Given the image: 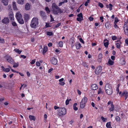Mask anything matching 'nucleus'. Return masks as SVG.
<instances>
[{"label": "nucleus", "mask_w": 128, "mask_h": 128, "mask_svg": "<svg viewBox=\"0 0 128 128\" xmlns=\"http://www.w3.org/2000/svg\"><path fill=\"white\" fill-rule=\"evenodd\" d=\"M58 44L59 46L60 47H62L63 46V42L62 41H60L58 43Z\"/></svg>", "instance_id": "obj_38"}, {"label": "nucleus", "mask_w": 128, "mask_h": 128, "mask_svg": "<svg viewBox=\"0 0 128 128\" xmlns=\"http://www.w3.org/2000/svg\"><path fill=\"white\" fill-rule=\"evenodd\" d=\"M77 16L78 17L76 18V20L80 22L82 20H83L82 14V13L78 14Z\"/></svg>", "instance_id": "obj_8"}, {"label": "nucleus", "mask_w": 128, "mask_h": 128, "mask_svg": "<svg viewBox=\"0 0 128 128\" xmlns=\"http://www.w3.org/2000/svg\"><path fill=\"white\" fill-rule=\"evenodd\" d=\"M118 42L116 43V47L117 48H120V45L121 44V42L120 41H116V42Z\"/></svg>", "instance_id": "obj_19"}, {"label": "nucleus", "mask_w": 128, "mask_h": 128, "mask_svg": "<svg viewBox=\"0 0 128 128\" xmlns=\"http://www.w3.org/2000/svg\"><path fill=\"white\" fill-rule=\"evenodd\" d=\"M105 26L106 28L107 29H109L111 26L110 23L109 22H106L105 24Z\"/></svg>", "instance_id": "obj_18"}, {"label": "nucleus", "mask_w": 128, "mask_h": 128, "mask_svg": "<svg viewBox=\"0 0 128 128\" xmlns=\"http://www.w3.org/2000/svg\"><path fill=\"white\" fill-rule=\"evenodd\" d=\"M77 105V104L76 103H75L73 105L74 109L75 110H78V108L76 107Z\"/></svg>", "instance_id": "obj_31"}, {"label": "nucleus", "mask_w": 128, "mask_h": 128, "mask_svg": "<svg viewBox=\"0 0 128 128\" xmlns=\"http://www.w3.org/2000/svg\"><path fill=\"white\" fill-rule=\"evenodd\" d=\"M59 84L61 86H64L65 84V83L64 82H60Z\"/></svg>", "instance_id": "obj_50"}, {"label": "nucleus", "mask_w": 128, "mask_h": 128, "mask_svg": "<svg viewBox=\"0 0 128 128\" xmlns=\"http://www.w3.org/2000/svg\"><path fill=\"white\" fill-rule=\"evenodd\" d=\"M29 118L30 120H33L35 121V120L36 118L34 116H32L30 115L29 116Z\"/></svg>", "instance_id": "obj_25"}, {"label": "nucleus", "mask_w": 128, "mask_h": 128, "mask_svg": "<svg viewBox=\"0 0 128 128\" xmlns=\"http://www.w3.org/2000/svg\"><path fill=\"white\" fill-rule=\"evenodd\" d=\"M36 64L37 66H40V64L38 62H36Z\"/></svg>", "instance_id": "obj_51"}, {"label": "nucleus", "mask_w": 128, "mask_h": 128, "mask_svg": "<svg viewBox=\"0 0 128 128\" xmlns=\"http://www.w3.org/2000/svg\"><path fill=\"white\" fill-rule=\"evenodd\" d=\"M105 89L106 93L108 95L111 94L112 92L111 85L109 84H106L105 86Z\"/></svg>", "instance_id": "obj_2"}, {"label": "nucleus", "mask_w": 128, "mask_h": 128, "mask_svg": "<svg viewBox=\"0 0 128 128\" xmlns=\"http://www.w3.org/2000/svg\"><path fill=\"white\" fill-rule=\"evenodd\" d=\"M64 1L63 2H60L59 4V6H61L63 4H64V2H68L67 0H64Z\"/></svg>", "instance_id": "obj_34"}, {"label": "nucleus", "mask_w": 128, "mask_h": 128, "mask_svg": "<svg viewBox=\"0 0 128 128\" xmlns=\"http://www.w3.org/2000/svg\"><path fill=\"white\" fill-rule=\"evenodd\" d=\"M30 16L28 14H25L24 15V17L25 19L26 20H28L29 19Z\"/></svg>", "instance_id": "obj_26"}, {"label": "nucleus", "mask_w": 128, "mask_h": 128, "mask_svg": "<svg viewBox=\"0 0 128 128\" xmlns=\"http://www.w3.org/2000/svg\"><path fill=\"white\" fill-rule=\"evenodd\" d=\"M31 5L28 3H26L25 5V8L26 10H28L30 9Z\"/></svg>", "instance_id": "obj_11"}, {"label": "nucleus", "mask_w": 128, "mask_h": 128, "mask_svg": "<svg viewBox=\"0 0 128 128\" xmlns=\"http://www.w3.org/2000/svg\"><path fill=\"white\" fill-rule=\"evenodd\" d=\"M17 2L18 4H23L24 3V0H17Z\"/></svg>", "instance_id": "obj_27"}, {"label": "nucleus", "mask_w": 128, "mask_h": 128, "mask_svg": "<svg viewBox=\"0 0 128 128\" xmlns=\"http://www.w3.org/2000/svg\"><path fill=\"white\" fill-rule=\"evenodd\" d=\"M126 63L125 61L124 60H123L121 62V64L122 65H124Z\"/></svg>", "instance_id": "obj_54"}, {"label": "nucleus", "mask_w": 128, "mask_h": 128, "mask_svg": "<svg viewBox=\"0 0 128 128\" xmlns=\"http://www.w3.org/2000/svg\"><path fill=\"white\" fill-rule=\"evenodd\" d=\"M71 100V99H70L69 100L67 99L66 101V105H68L70 101Z\"/></svg>", "instance_id": "obj_42"}, {"label": "nucleus", "mask_w": 128, "mask_h": 128, "mask_svg": "<svg viewBox=\"0 0 128 128\" xmlns=\"http://www.w3.org/2000/svg\"><path fill=\"white\" fill-rule=\"evenodd\" d=\"M98 57V60H99V61H101V59L102 58V54H99Z\"/></svg>", "instance_id": "obj_35"}, {"label": "nucleus", "mask_w": 128, "mask_h": 128, "mask_svg": "<svg viewBox=\"0 0 128 128\" xmlns=\"http://www.w3.org/2000/svg\"><path fill=\"white\" fill-rule=\"evenodd\" d=\"M114 109V106L113 104H112L111 106V107L109 108V110L110 112L112 111Z\"/></svg>", "instance_id": "obj_28"}, {"label": "nucleus", "mask_w": 128, "mask_h": 128, "mask_svg": "<svg viewBox=\"0 0 128 128\" xmlns=\"http://www.w3.org/2000/svg\"><path fill=\"white\" fill-rule=\"evenodd\" d=\"M8 18L7 17L4 18L2 20V22L4 24H7L9 22Z\"/></svg>", "instance_id": "obj_10"}, {"label": "nucleus", "mask_w": 128, "mask_h": 128, "mask_svg": "<svg viewBox=\"0 0 128 128\" xmlns=\"http://www.w3.org/2000/svg\"><path fill=\"white\" fill-rule=\"evenodd\" d=\"M1 68L3 70L6 72H8L10 71V68H5L3 66H2Z\"/></svg>", "instance_id": "obj_14"}, {"label": "nucleus", "mask_w": 128, "mask_h": 128, "mask_svg": "<svg viewBox=\"0 0 128 128\" xmlns=\"http://www.w3.org/2000/svg\"><path fill=\"white\" fill-rule=\"evenodd\" d=\"M128 94V93H127V92L124 91L122 92V96H125V95H126Z\"/></svg>", "instance_id": "obj_47"}, {"label": "nucleus", "mask_w": 128, "mask_h": 128, "mask_svg": "<svg viewBox=\"0 0 128 128\" xmlns=\"http://www.w3.org/2000/svg\"><path fill=\"white\" fill-rule=\"evenodd\" d=\"M110 104H111V106L112 104H113L112 102H111L110 101H109L108 103V105H109Z\"/></svg>", "instance_id": "obj_60"}, {"label": "nucleus", "mask_w": 128, "mask_h": 128, "mask_svg": "<svg viewBox=\"0 0 128 128\" xmlns=\"http://www.w3.org/2000/svg\"><path fill=\"white\" fill-rule=\"evenodd\" d=\"M114 27L116 28H118V26L116 24H114Z\"/></svg>", "instance_id": "obj_61"}, {"label": "nucleus", "mask_w": 128, "mask_h": 128, "mask_svg": "<svg viewBox=\"0 0 128 128\" xmlns=\"http://www.w3.org/2000/svg\"><path fill=\"white\" fill-rule=\"evenodd\" d=\"M52 9L53 13L54 14H58L60 12L61 10L60 9L56 4L54 3L52 4Z\"/></svg>", "instance_id": "obj_4"}, {"label": "nucleus", "mask_w": 128, "mask_h": 128, "mask_svg": "<svg viewBox=\"0 0 128 128\" xmlns=\"http://www.w3.org/2000/svg\"><path fill=\"white\" fill-rule=\"evenodd\" d=\"M12 6L14 10L16 11L18 10L16 5V2L14 1L12 2Z\"/></svg>", "instance_id": "obj_13"}, {"label": "nucleus", "mask_w": 128, "mask_h": 128, "mask_svg": "<svg viewBox=\"0 0 128 128\" xmlns=\"http://www.w3.org/2000/svg\"><path fill=\"white\" fill-rule=\"evenodd\" d=\"M9 16L10 20H12L14 18V14L12 12H10L9 13Z\"/></svg>", "instance_id": "obj_23"}, {"label": "nucleus", "mask_w": 128, "mask_h": 128, "mask_svg": "<svg viewBox=\"0 0 128 128\" xmlns=\"http://www.w3.org/2000/svg\"><path fill=\"white\" fill-rule=\"evenodd\" d=\"M19 23L21 24H23L24 23V21L23 20L22 17L17 19Z\"/></svg>", "instance_id": "obj_15"}, {"label": "nucleus", "mask_w": 128, "mask_h": 128, "mask_svg": "<svg viewBox=\"0 0 128 128\" xmlns=\"http://www.w3.org/2000/svg\"><path fill=\"white\" fill-rule=\"evenodd\" d=\"M103 92L102 91V90L100 88H99L98 89V94H102Z\"/></svg>", "instance_id": "obj_36"}, {"label": "nucleus", "mask_w": 128, "mask_h": 128, "mask_svg": "<svg viewBox=\"0 0 128 128\" xmlns=\"http://www.w3.org/2000/svg\"><path fill=\"white\" fill-rule=\"evenodd\" d=\"M40 49H41V51L43 54L44 55L48 51V48L47 46H44L43 49H42V48H41Z\"/></svg>", "instance_id": "obj_9"}, {"label": "nucleus", "mask_w": 128, "mask_h": 128, "mask_svg": "<svg viewBox=\"0 0 128 128\" xmlns=\"http://www.w3.org/2000/svg\"><path fill=\"white\" fill-rule=\"evenodd\" d=\"M102 68L101 66H99L98 67L95 69V73L96 74H100L102 71Z\"/></svg>", "instance_id": "obj_7"}, {"label": "nucleus", "mask_w": 128, "mask_h": 128, "mask_svg": "<svg viewBox=\"0 0 128 128\" xmlns=\"http://www.w3.org/2000/svg\"><path fill=\"white\" fill-rule=\"evenodd\" d=\"M108 63L109 65H112L114 64V62L112 60L110 59H109Z\"/></svg>", "instance_id": "obj_29"}, {"label": "nucleus", "mask_w": 128, "mask_h": 128, "mask_svg": "<svg viewBox=\"0 0 128 128\" xmlns=\"http://www.w3.org/2000/svg\"><path fill=\"white\" fill-rule=\"evenodd\" d=\"M98 88V86L96 84H94L92 85L91 89L94 90H96Z\"/></svg>", "instance_id": "obj_16"}, {"label": "nucleus", "mask_w": 128, "mask_h": 128, "mask_svg": "<svg viewBox=\"0 0 128 128\" xmlns=\"http://www.w3.org/2000/svg\"><path fill=\"white\" fill-rule=\"evenodd\" d=\"M57 114L59 116H62L66 114V109L63 107H61L58 110Z\"/></svg>", "instance_id": "obj_3"}, {"label": "nucleus", "mask_w": 128, "mask_h": 128, "mask_svg": "<svg viewBox=\"0 0 128 128\" xmlns=\"http://www.w3.org/2000/svg\"><path fill=\"white\" fill-rule=\"evenodd\" d=\"M46 34L50 36L53 34V33L51 32H46Z\"/></svg>", "instance_id": "obj_39"}, {"label": "nucleus", "mask_w": 128, "mask_h": 128, "mask_svg": "<svg viewBox=\"0 0 128 128\" xmlns=\"http://www.w3.org/2000/svg\"><path fill=\"white\" fill-rule=\"evenodd\" d=\"M117 39V37L115 36H113L112 37V39L113 40H116Z\"/></svg>", "instance_id": "obj_53"}, {"label": "nucleus", "mask_w": 128, "mask_h": 128, "mask_svg": "<svg viewBox=\"0 0 128 128\" xmlns=\"http://www.w3.org/2000/svg\"><path fill=\"white\" fill-rule=\"evenodd\" d=\"M106 126L107 128H110L111 127L110 122H107L106 124Z\"/></svg>", "instance_id": "obj_37"}, {"label": "nucleus", "mask_w": 128, "mask_h": 128, "mask_svg": "<svg viewBox=\"0 0 128 128\" xmlns=\"http://www.w3.org/2000/svg\"><path fill=\"white\" fill-rule=\"evenodd\" d=\"M50 18H51L50 21L52 22V21H54V18H53V17H52V15H51V14H50Z\"/></svg>", "instance_id": "obj_55"}, {"label": "nucleus", "mask_w": 128, "mask_h": 128, "mask_svg": "<svg viewBox=\"0 0 128 128\" xmlns=\"http://www.w3.org/2000/svg\"><path fill=\"white\" fill-rule=\"evenodd\" d=\"M60 108L59 107H58L56 106H55L54 107V108L56 110L57 109H58V110L59 109V108Z\"/></svg>", "instance_id": "obj_59"}, {"label": "nucleus", "mask_w": 128, "mask_h": 128, "mask_svg": "<svg viewBox=\"0 0 128 128\" xmlns=\"http://www.w3.org/2000/svg\"><path fill=\"white\" fill-rule=\"evenodd\" d=\"M45 10L47 13H49L50 12V10L48 7H46L45 8Z\"/></svg>", "instance_id": "obj_43"}, {"label": "nucleus", "mask_w": 128, "mask_h": 128, "mask_svg": "<svg viewBox=\"0 0 128 128\" xmlns=\"http://www.w3.org/2000/svg\"><path fill=\"white\" fill-rule=\"evenodd\" d=\"M83 65L84 66L88 68V65H87V64H86V63H84L83 64Z\"/></svg>", "instance_id": "obj_57"}, {"label": "nucleus", "mask_w": 128, "mask_h": 128, "mask_svg": "<svg viewBox=\"0 0 128 128\" xmlns=\"http://www.w3.org/2000/svg\"><path fill=\"white\" fill-rule=\"evenodd\" d=\"M98 5L101 8H102L103 7V4L101 3L100 2L98 3Z\"/></svg>", "instance_id": "obj_52"}, {"label": "nucleus", "mask_w": 128, "mask_h": 128, "mask_svg": "<svg viewBox=\"0 0 128 128\" xmlns=\"http://www.w3.org/2000/svg\"><path fill=\"white\" fill-rule=\"evenodd\" d=\"M61 23H58L55 26L56 28H58V27L60 26L61 25Z\"/></svg>", "instance_id": "obj_58"}, {"label": "nucleus", "mask_w": 128, "mask_h": 128, "mask_svg": "<svg viewBox=\"0 0 128 128\" xmlns=\"http://www.w3.org/2000/svg\"><path fill=\"white\" fill-rule=\"evenodd\" d=\"M14 50L16 52L18 53L19 54H20L22 52V51L19 50V49H17V48L15 49Z\"/></svg>", "instance_id": "obj_33"}, {"label": "nucleus", "mask_w": 128, "mask_h": 128, "mask_svg": "<svg viewBox=\"0 0 128 128\" xmlns=\"http://www.w3.org/2000/svg\"><path fill=\"white\" fill-rule=\"evenodd\" d=\"M40 13L41 16L43 18H46V15L45 12L43 11H41L40 12Z\"/></svg>", "instance_id": "obj_22"}, {"label": "nucleus", "mask_w": 128, "mask_h": 128, "mask_svg": "<svg viewBox=\"0 0 128 128\" xmlns=\"http://www.w3.org/2000/svg\"><path fill=\"white\" fill-rule=\"evenodd\" d=\"M126 43L128 45V38L126 39L125 41Z\"/></svg>", "instance_id": "obj_64"}, {"label": "nucleus", "mask_w": 128, "mask_h": 128, "mask_svg": "<svg viewBox=\"0 0 128 128\" xmlns=\"http://www.w3.org/2000/svg\"><path fill=\"white\" fill-rule=\"evenodd\" d=\"M116 119L117 121H120V118L118 116H116Z\"/></svg>", "instance_id": "obj_46"}, {"label": "nucleus", "mask_w": 128, "mask_h": 128, "mask_svg": "<svg viewBox=\"0 0 128 128\" xmlns=\"http://www.w3.org/2000/svg\"><path fill=\"white\" fill-rule=\"evenodd\" d=\"M88 99L87 98L84 96L82 99L80 104V107L82 108H83L87 102Z\"/></svg>", "instance_id": "obj_5"}, {"label": "nucleus", "mask_w": 128, "mask_h": 128, "mask_svg": "<svg viewBox=\"0 0 128 128\" xmlns=\"http://www.w3.org/2000/svg\"><path fill=\"white\" fill-rule=\"evenodd\" d=\"M101 119L104 122H105L107 120L106 118H104L103 116H102L101 118Z\"/></svg>", "instance_id": "obj_45"}, {"label": "nucleus", "mask_w": 128, "mask_h": 128, "mask_svg": "<svg viewBox=\"0 0 128 128\" xmlns=\"http://www.w3.org/2000/svg\"><path fill=\"white\" fill-rule=\"evenodd\" d=\"M75 46L76 48L78 49H79L81 47V45L78 42H76L75 44Z\"/></svg>", "instance_id": "obj_20"}, {"label": "nucleus", "mask_w": 128, "mask_h": 128, "mask_svg": "<svg viewBox=\"0 0 128 128\" xmlns=\"http://www.w3.org/2000/svg\"><path fill=\"white\" fill-rule=\"evenodd\" d=\"M16 17L17 19L22 17L20 12H19L16 13Z\"/></svg>", "instance_id": "obj_17"}, {"label": "nucleus", "mask_w": 128, "mask_h": 128, "mask_svg": "<svg viewBox=\"0 0 128 128\" xmlns=\"http://www.w3.org/2000/svg\"><path fill=\"white\" fill-rule=\"evenodd\" d=\"M38 19L37 18H33L31 21L30 24L31 27L32 28H36L38 26Z\"/></svg>", "instance_id": "obj_1"}, {"label": "nucleus", "mask_w": 128, "mask_h": 128, "mask_svg": "<svg viewBox=\"0 0 128 128\" xmlns=\"http://www.w3.org/2000/svg\"><path fill=\"white\" fill-rule=\"evenodd\" d=\"M118 18L116 17L115 18V19L114 24H116V23L118 22Z\"/></svg>", "instance_id": "obj_49"}, {"label": "nucleus", "mask_w": 128, "mask_h": 128, "mask_svg": "<svg viewBox=\"0 0 128 128\" xmlns=\"http://www.w3.org/2000/svg\"><path fill=\"white\" fill-rule=\"evenodd\" d=\"M79 40L83 44L84 43V41L82 38H80L79 39Z\"/></svg>", "instance_id": "obj_62"}, {"label": "nucleus", "mask_w": 128, "mask_h": 128, "mask_svg": "<svg viewBox=\"0 0 128 128\" xmlns=\"http://www.w3.org/2000/svg\"><path fill=\"white\" fill-rule=\"evenodd\" d=\"M90 0H88L87 1L85 2L84 4V5L86 6H88V4L90 2Z\"/></svg>", "instance_id": "obj_40"}, {"label": "nucleus", "mask_w": 128, "mask_h": 128, "mask_svg": "<svg viewBox=\"0 0 128 128\" xmlns=\"http://www.w3.org/2000/svg\"><path fill=\"white\" fill-rule=\"evenodd\" d=\"M13 67L14 68H17L18 66L19 63L18 62L17 63H14Z\"/></svg>", "instance_id": "obj_32"}, {"label": "nucleus", "mask_w": 128, "mask_h": 128, "mask_svg": "<svg viewBox=\"0 0 128 128\" xmlns=\"http://www.w3.org/2000/svg\"><path fill=\"white\" fill-rule=\"evenodd\" d=\"M6 58L10 64H14V61L10 56H6Z\"/></svg>", "instance_id": "obj_6"}, {"label": "nucleus", "mask_w": 128, "mask_h": 128, "mask_svg": "<svg viewBox=\"0 0 128 128\" xmlns=\"http://www.w3.org/2000/svg\"><path fill=\"white\" fill-rule=\"evenodd\" d=\"M112 5L111 4H109V8H109L110 10H112Z\"/></svg>", "instance_id": "obj_41"}, {"label": "nucleus", "mask_w": 128, "mask_h": 128, "mask_svg": "<svg viewBox=\"0 0 128 128\" xmlns=\"http://www.w3.org/2000/svg\"><path fill=\"white\" fill-rule=\"evenodd\" d=\"M2 2L5 6H7L8 4V0H0Z\"/></svg>", "instance_id": "obj_21"}, {"label": "nucleus", "mask_w": 128, "mask_h": 128, "mask_svg": "<svg viewBox=\"0 0 128 128\" xmlns=\"http://www.w3.org/2000/svg\"><path fill=\"white\" fill-rule=\"evenodd\" d=\"M12 24L13 26H17V24L14 21L12 22Z\"/></svg>", "instance_id": "obj_48"}, {"label": "nucleus", "mask_w": 128, "mask_h": 128, "mask_svg": "<svg viewBox=\"0 0 128 128\" xmlns=\"http://www.w3.org/2000/svg\"><path fill=\"white\" fill-rule=\"evenodd\" d=\"M4 39L0 38V43H4Z\"/></svg>", "instance_id": "obj_44"}, {"label": "nucleus", "mask_w": 128, "mask_h": 128, "mask_svg": "<svg viewBox=\"0 0 128 128\" xmlns=\"http://www.w3.org/2000/svg\"><path fill=\"white\" fill-rule=\"evenodd\" d=\"M35 62L36 61L35 60H32L31 62H30V63L31 64H34L35 63Z\"/></svg>", "instance_id": "obj_56"}, {"label": "nucleus", "mask_w": 128, "mask_h": 128, "mask_svg": "<svg viewBox=\"0 0 128 128\" xmlns=\"http://www.w3.org/2000/svg\"><path fill=\"white\" fill-rule=\"evenodd\" d=\"M124 32L125 34H126V33H128V27L127 26L124 28Z\"/></svg>", "instance_id": "obj_30"}, {"label": "nucleus", "mask_w": 128, "mask_h": 128, "mask_svg": "<svg viewBox=\"0 0 128 128\" xmlns=\"http://www.w3.org/2000/svg\"><path fill=\"white\" fill-rule=\"evenodd\" d=\"M51 62L52 64L55 65L56 64L57 62V60L56 59L54 58H52Z\"/></svg>", "instance_id": "obj_12"}, {"label": "nucleus", "mask_w": 128, "mask_h": 128, "mask_svg": "<svg viewBox=\"0 0 128 128\" xmlns=\"http://www.w3.org/2000/svg\"><path fill=\"white\" fill-rule=\"evenodd\" d=\"M111 59L113 60H114L115 59V57L114 56H112L111 57Z\"/></svg>", "instance_id": "obj_63"}, {"label": "nucleus", "mask_w": 128, "mask_h": 128, "mask_svg": "<svg viewBox=\"0 0 128 128\" xmlns=\"http://www.w3.org/2000/svg\"><path fill=\"white\" fill-rule=\"evenodd\" d=\"M104 45L105 47H108V42L107 40H105L104 41Z\"/></svg>", "instance_id": "obj_24"}]
</instances>
